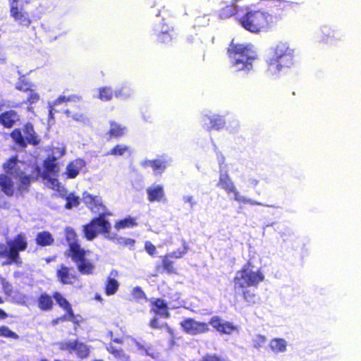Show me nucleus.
Masks as SVG:
<instances>
[{"label": "nucleus", "instance_id": "nucleus-19", "mask_svg": "<svg viewBox=\"0 0 361 361\" xmlns=\"http://www.w3.org/2000/svg\"><path fill=\"white\" fill-rule=\"evenodd\" d=\"M19 121L20 116L16 110L9 109L0 114V125L4 128H12Z\"/></svg>", "mask_w": 361, "mask_h": 361}, {"label": "nucleus", "instance_id": "nucleus-8", "mask_svg": "<svg viewBox=\"0 0 361 361\" xmlns=\"http://www.w3.org/2000/svg\"><path fill=\"white\" fill-rule=\"evenodd\" d=\"M112 215L111 212H104L99 214L97 216L94 217L91 221L83 226V235L87 240H94L98 234L104 235H109L111 230V224L106 216Z\"/></svg>", "mask_w": 361, "mask_h": 361}, {"label": "nucleus", "instance_id": "nucleus-42", "mask_svg": "<svg viewBox=\"0 0 361 361\" xmlns=\"http://www.w3.org/2000/svg\"><path fill=\"white\" fill-rule=\"evenodd\" d=\"M16 89L20 92H27L33 89V85L25 78H20L16 85Z\"/></svg>", "mask_w": 361, "mask_h": 361}, {"label": "nucleus", "instance_id": "nucleus-11", "mask_svg": "<svg viewBox=\"0 0 361 361\" xmlns=\"http://www.w3.org/2000/svg\"><path fill=\"white\" fill-rule=\"evenodd\" d=\"M20 0H8L10 16L19 25L28 27L32 23L27 12L19 4Z\"/></svg>", "mask_w": 361, "mask_h": 361}, {"label": "nucleus", "instance_id": "nucleus-54", "mask_svg": "<svg viewBox=\"0 0 361 361\" xmlns=\"http://www.w3.org/2000/svg\"><path fill=\"white\" fill-rule=\"evenodd\" d=\"M65 113L68 116L72 117L73 119H75L76 121H81V120L84 119V116L82 114H76L72 115L71 111L68 109L66 110Z\"/></svg>", "mask_w": 361, "mask_h": 361}, {"label": "nucleus", "instance_id": "nucleus-29", "mask_svg": "<svg viewBox=\"0 0 361 361\" xmlns=\"http://www.w3.org/2000/svg\"><path fill=\"white\" fill-rule=\"evenodd\" d=\"M132 342L136 346L137 350L142 355L149 356L152 358H157L159 353L151 345H145L137 341L135 338H132Z\"/></svg>", "mask_w": 361, "mask_h": 361}, {"label": "nucleus", "instance_id": "nucleus-34", "mask_svg": "<svg viewBox=\"0 0 361 361\" xmlns=\"http://www.w3.org/2000/svg\"><path fill=\"white\" fill-rule=\"evenodd\" d=\"M52 297L55 300L56 304L63 310L73 309L70 302L59 291H54Z\"/></svg>", "mask_w": 361, "mask_h": 361}, {"label": "nucleus", "instance_id": "nucleus-44", "mask_svg": "<svg viewBox=\"0 0 361 361\" xmlns=\"http://www.w3.org/2000/svg\"><path fill=\"white\" fill-rule=\"evenodd\" d=\"M0 336L13 339H18L19 338L18 335L11 330L8 326H0Z\"/></svg>", "mask_w": 361, "mask_h": 361}, {"label": "nucleus", "instance_id": "nucleus-1", "mask_svg": "<svg viewBox=\"0 0 361 361\" xmlns=\"http://www.w3.org/2000/svg\"><path fill=\"white\" fill-rule=\"evenodd\" d=\"M297 5L295 2L279 0L272 7L271 13L250 10L239 19V23L252 33L267 32L292 15Z\"/></svg>", "mask_w": 361, "mask_h": 361}, {"label": "nucleus", "instance_id": "nucleus-28", "mask_svg": "<svg viewBox=\"0 0 361 361\" xmlns=\"http://www.w3.org/2000/svg\"><path fill=\"white\" fill-rule=\"evenodd\" d=\"M43 166L44 169L43 174H47V176H49V174L56 175L59 171L58 163L56 162V157L54 155H49L44 160Z\"/></svg>", "mask_w": 361, "mask_h": 361}, {"label": "nucleus", "instance_id": "nucleus-32", "mask_svg": "<svg viewBox=\"0 0 361 361\" xmlns=\"http://www.w3.org/2000/svg\"><path fill=\"white\" fill-rule=\"evenodd\" d=\"M235 291L241 292L243 299L249 306L254 305L259 300L257 295L250 288L237 289Z\"/></svg>", "mask_w": 361, "mask_h": 361}, {"label": "nucleus", "instance_id": "nucleus-12", "mask_svg": "<svg viewBox=\"0 0 361 361\" xmlns=\"http://www.w3.org/2000/svg\"><path fill=\"white\" fill-rule=\"evenodd\" d=\"M59 349L70 354L75 353L81 360L87 358L90 355L89 346L77 339L61 343Z\"/></svg>", "mask_w": 361, "mask_h": 361}, {"label": "nucleus", "instance_id": "nucleus-38", "mask_svg": "<svg viewBox=\"0 0 361 361\" xmlns=\"http://www.w3.org/2000/svg\"><path fill=\"white\" fill-rule=\"evenodd\" d=\"M142 166H149L155 172L157 173L163 172L166 167V162L159 159L147 161L145 163H143Z\"/></svg>", "mask_w": 361, "mask_h": 361}, {"label": "nucleus", "instance_id": "nucleus-31", "mask_svg": "<svg viewBox=\"0 0 361 361\" xmlns=\"http://www.w3.org/2000/svg\"><path fill=\"white\" fill-rule=\"evenodd\" d=\"M149 326L154 329H166L171 336L172 340L176 337L174 329H173L166 322L160 323L159 319L156 317H154L150 319Z\"/></svg>", "mask_w": 361, "mask_h": 361}, {"label": "nucleus", "instance_id": "nucleus-56", "mask_svg": "<svg viewBox=\"0 0 361 361\" xmlns=\"http://www.w3.org/2000/svg\"><path fill=\"white\" fill-rule=\"evenodd\" d=\"M184 200L185 202H189L192 206L195 204V202L193 201V197L192 196L185 197Z\"/></svg>", "mask_w": 361, "mask_h": 361}, {"label": "nucleus", "instance_id": "nucleus-55", "mask_svg": "<svg viewBox=\"0 0 361 361\" xmlns=\"http://www.w3.org/2000/svg\"><path fill=\"white\" fill-rule=\"evenodd\" d=\"M247 187L255 188L259 183V180L255 178H250L247 180Z\"/></svg>", "mask_w": 361, "mask_h": 361}, {"label": "nucleus", "instance_id": "nucleus-16", "mask_svg": "<svg viewBox=\"0 0 361 361\" xmlns=\"http://www.w3.org/2000/svg\"><path fill=\"white\" fill-rule=\"evenodd\" d=\"M209 323L221 334L229 335L238 331V327L233 323L224 320L219 316H213Z\"/></svg>", "mask_w": 361, "mask_h": 361}, {"label": "nucleus", "instance_id": "nucleus-36", "mask_svg": "<svg viewBox=\"0 0 361 361\" xmlns=\"http://www.w3.org/2000/svg\"><path fill=\"white\" fill-rule=\"evenodd\" d=\"M119 288V283L114 278L109 277L104 286V293L106 295L115 294Z\"/></svg>", "mask_w": 361, "mask_h": 361}, {"label": "nucleus", "instance_id": "nucleus-23", "mask_svg": "<svg viewBox=\"0 0 361 361\" xmlns=\"http://www.w3.org/2000/svg\"><path fill=\"white\" fill-rule=\"evenodd\" d=\"M155 271L157 274H161L163 271L170 275L177 274L174 262L166 254L161 257V264L155 267Z\"/></svg>", "mask_w": 361, "mask_h": 361}, {"label": "nucleus", "instance_id": "nucleus-21", "mask_svg": "<svg viewBox=\"0 0 361 361\" xmlns=\"http://www.w3.org/2000/svg\"><path fill=\"white\" fill-rule=\"evenodd\" d=\"M147 200L150 202H164L166 200L164 188L162 185H152L147 188Z\"/></svg>", "mask_w": 361, "mask_h": 361}, {"label": "nucleus", "instance_id": "nucleus-46", "mask_svg": "<svg viewBox=\"0 0 361 361\" xmlns=\"http://www.w3.org/2000/svg\"><path fill=\"white\" fill-rule=\"evenodd\" d=\"M225 125L224 119L220 117H214L210 118V130H220Z\"/></svg>", "mask_w": 361, "mask_h": 361}, {"label": "nucleus", "instance_id": "nucleus-35", "mask_svg": "<svg viewBox=\"0 0 361 361\" xmlns=\"http://www.w3.org/2000/svg\"><path fill=\"white\" fill-rule=\"evenodd\" d=\"M137 223L136 222V219L131 216H128L123 219H120L116 221L114 224V228L116 230H121L126 228H133L136 226Z\"/></svg>", "mask_w": 361, "mask_h": 361}, {"label": "nucleus", "instance_id": "nucleus-47", "mask_svg": "<svg viewBox=\"0 0 361 361\" xmlns=\"http://www.w3.org/2000/svg\"><path fill=\"white\" fill-rule=\"evenodd\" d=\"M267 342V338L265 336L261 334H257L255 337L252 339V346L254 348L259 349Z\"/></svg>", "mask_w": 361, "mask_h": 361}, {"label": "nucleus", "instance_id": "nucleus-2", "mask_svg": "<svg viewBox=\"0 0 361 361\" xmlns=\"http://www.w3.org/2000/svg\"><path fill=\"white\" fill-rule=\"evenodd\" d=\"M64 235L68 244V248L64 252L65 256L72 260L81 275L93 274L95 264L94 260L90 257L92 252L82 247L78 235L72 227L68 226L65 228Z\"/></svg>", "mask_w": 361, "mask_h": 361}, {"label": "nucleus", "instance_id": "nucleus-30", "mask_svg": "<svg viewBox=\"0 0 361 361\" xmlns=\"http://www.w3.org/2000/svg\"><path fill=\"white\" fill-rule=\"evenodd\" d=\"M174 35L173 29L161 31L157 35V43L164 46L171 45L176 38Z\"/></svg>", "mask_w": 361, "mask_h": 361}, {"label": "nucleus", "instance_id": "nucleus-27", "mask_svg": "<svg viewBox=\"0 0 361 361\" xmlns=\"http://www.w3.org/2000/svg\"><path fill=\"white\" fill-rule=\"evenodd\" d=\"M35 240L39 247H48L54 244V238L49 231H43L37 233Z\"/></svg>", "mask_w": 361, "mask_h": 361}, {"label": "nucleus", "instance_id": "nucleus-43", "mask_svg": "<svg viewBox=\"0 0 361 361\" xmlns=\"http://www.w3.org/2000/svg\"><path fill=\"white\" fill-rule=\"evenodd\" d=\"M64 311L65 314L59 317L61 323L64 322H71L75 324L79 325V321L76 319L77 316L75 314L73 309H68Z\"/></svg>", "mask_w": 361, "mask_h": 361}, {"label": "nucleus", "instance_id": "nucleus-6", "mask_svg": "<svg viewBox=\"0 0 361 361\" xmlns=\"http://www.w3.org/2000/svg\"><path fill=\"white\" fill-rule=\"evenodd\" d=\"M27 238L24 233L16 235L13 240L7 242V245L3 243L0 244V259H6L2 265L11 264L21 265L20 252L25 251L27 248Z\"/></svg>", "mask_w": 361, "mask_h": 361}, {"label": "nucleus", "instance_id": "nucleus-52", "mask_svg": "<svg viewBox=\"0 0 361 361\" xmlns=\"http://www.w3.org/2000/svg\"><path fill=\"white\" fill-rule=\"evenodd\" d=\"M145 250L147 254L152 257L154 256L157 252V248L150 241H145Z\"/></svg>", "mask_w": 361, "mask_h": 361}, {"label": "nucleus", "instance_id": "nucleus-45", "mask_svg": "<svg viewBox=\"0 0 361 361\" xmlns=\"http://www.w3.org/2000/svg\"><path fill=\"white\" fill-rule=\"evenodd\" d=\"M80 97L76 95H70V96H65V95H61L57 99H56L53 102V106L59 105L64 102H75L76 100H79Z\"/></svg>", "mask_w": 361, "mask_h": 361}, {"label": "nucleus", "instance_id": "nucleus-20", "mask_svg": "<svg viewBox=\"0 0 361 361\" xmlns=\"http://www.w3.org/2000/svg\"><path fill=\"white\" fill-rule=\"evenodd\" d=\"M150 311L164 319H167L170 317L168 305L161 298H156L151 300Z\"/></svg>", "mask_w": 361, "mask_h": 361}, {"label": "nucleus", "instance_id": "nucleus-17", "mask_svg": "<svg viewBox=\"0 0 361 361\" xmlns=\"http://www.w3.org/2000/svg\"><path fill=\"white\" fill-rule=\"evenodd\" d=\"M123 338H111V342L106 346V350L111 354L115 358L121 361H131L130 357L126 354L121 348H117L113 343L123 344Z\"/></svg>", "mask_w": 361, "mask_h": 361}, {"label": "nucleus", "instance_id": "nucleus-13", "mask_svg": "<svg viewBox=\"0 0 361 361\" xmlns=\"http://www.w3.org/2000/svg\"><path fill=\"white\" fill-rule=\"evenodd\" d=\"M180 325L184 332L192 336L205 334L209 331L208 324L196 321L193 318L183 319Z\"/></svg>", "mask_w": 361, "mask_h": 361}, {"label": "nucleus", "instance_id": "nucleus-37", "mask_svg": "<svg viewBox=\"0 0 361 361\" xmlns=\"http://www.w3.org/2000/svg\"><path fill=\"white\" fill-rule=\"evenodd\" d=\"M28 96L25 101L23 103L27 104V110L30 111H32L33 106L32 104H36L40 99L39 94L34 89L31 90V91L27 92Z\"/></svg>", "mask_w": 361, "mask_h": 361}, {"label": "nucleus", "instance_id": "nucleus-49", "mask_svg": "<svg viewBox=\"0 0 361 361\" xmlns=\"http://www.w3.org/2000/svg\"><path fill=\"white\" fill-rule=\"evenodd\" d=\"M322 33H323V40L326 41V42H328L329 41V39L330 37H334L336 39H339L340 37H337V36H335V34H336V31L334 30H331L329 27H324L323 30H322Z\"/></svg>", "mask_w": 361, "mask_h": 361}, {"label": "nucleus", "instance_id": "nucleus-4", "mask_svg": "<svg viewBox=\"0 0 361 361\" xmlns=\"http://www.w3.org/2000/svg\"><path fill=\"white\" fill-rule=\"evenodd\" d=\"M231 65L236 71L249 72L252 70L256 55L251 49L242 44H231L227 49Z\"/></svg>", "mask_w": 361, "mask_h": 361}, {"label": "nucleus", "instance_id": "nucleus-33", "mask_svg": "<svg viewBox=\"0 0 361 361\" xmlns=\"http://www.w3.org/2000/svg\"><path fill=\"white\" fill-rule=\"evenodd\" d=\"M269 347L274 353H283L286 350L287 343L283 338H276L270 341Z\"/></svg>", "mask_w": 361, "mask_h": 361}, {"label": "nucleus", "instance_id": "nucleus-61", "mask_svg": "<svg viewBox=\"0 0 361 361\" xmlns=\"http://www.w3.org/2000/svg\"><path fill=\"white\" fill-rule=\"evenodd\" d=\"M53 111H54V108H53V106H50V109H49V114H50L51 116H52V115H53Z\"/></svg>", "mask_w": 361, "mask_h": 361}, {"label": "nucleus", "instance_id": "nucleus-25", "mask_svg": "<svg viewBox=\"0 0 361 361\" xmlns=\"http://www.w3.org/2000/svg\"><path fill=\"white\" fill-rule=\"evenodd\" d=\"M0 190L8 197H12L15 194L14 183L6 174H0Z\"/></svg>", "mask_w": 361, "mask_h": 361}, {"label": "nucleus", "instance_id": "nucleus-5", "mask_svg": "<svg viewBox=\"0 0 361 361\" xmlns=\"http://www.w3.org/2000/svg\"><path fill=\"white\" fill-rule=\"evenodd\" d=\"M293 50L286 43L279 42L274 49V55L267 62V71L271 75L280 73L293 65Z\"/></svg>", "mask_w": 361, "mask_h": 361}, {"label": "nucleus", "instance_id": "nucleus-57", "mask_svg": "<svg viewBox=\"0 0 361 361\" xmlns=\"http://www.w3.org/2000/svg\"><path fill=\"white\" fill-rule=\"evenodd\" d=\"M8 314L6 313L4 310L0 308V319H5L7 318Z\"/></svg>", "mask_w": 361, "mask_h": 361}, {"label": "nucleus", "instance_id": "nucleus-18", "mask_svg": "<svg viewBox=\"0 0 361 361\" xmlns=\"http://www.w3.org/2000/svg\"><path fill=\"white\" fill-rule=\"evenodd\" d=\"M127 88L123 87L120 90H117L115 92L113 91L111 87H102L99 88V95L98 97L100 100L107 102L111 100L114 95L116 97H127L130 96V93L129 90H126Z\"/></svg>", "mask_w": 361, "mask_h": 361}, {"label": "nucleus", "instance_id": "nucleus-59", "mask_svg": "<svg viewBox=\"0 0 361 361\" xmlns=\"http://www.w3.org/2000/svg\"><path fill=\"white\" fill-rule=\"evenodd\" d=\"M55 259H56V257L52 256V257H49L45 258L44 260L47 263H50L51 262L54 261Z\"/></svg>", "mask_w": 361, "mask_h": 361}, {"label": "nucleus", "instance_id": "nucleus-41", "mask_svg": "<svg viewBox=\"0 0 361 361\" xmlns=\"http://www.w3.org/2000/svg\"><path fill=\"white\" fill-rule=\"evenodd\" d=\"M66 203L65 204V208L67 209H71L73 207H77L80 203V197L75 195L73 192L68 194L66 197Z\"/></svg>", "mask_w": 361, "mask_h": 361}, {"label": "nucleus", "instance_id": "nucleus-26", "mask_svg": "<svg viewBox=\"0 0 361 361\" xmlns=\"http://www.w3.org/2000/svg\"><path fill=\"white\" fill-rule=\"evenodd\" d=\"M126 132V127L122 126L114 121L109 122V129L106 133L107 140L110 141L113 138H119L123 137Z\"/></svg>", "mask_w": 361, "mask_h": 361}, {"label": "nucleus", "instance_id": "nucleus-53", "mask_svg": "<svg viewBox=\"0 0 361 361\" xmlns=\"http://www.w3.org/2000/svg\"><path fill=\"white\" fill-rule=\"evenodd\" d=\"M8 205V201L4 196V192L0 190V208H7Z\"/></svg>", "mask_w": 361, "mask_h": 361}, {"label": "nucleus", "instance_id": "nucleus-58", "mask_svg": "<svg viewBox=\"0 0 361 361\" xmlns=\"http://www.w3.org/2000/svg\"><path fill=\"white\" fill-rule=\"evenodd\" d=\"M51 324H52V325H54V326L59 324L60 323H61V320H60V317H56V318H55V319H52V320H51Z\"/></svg>", "mask_w": 361, "mask_h": 361}, {"label": "nucleus", "instance_id": "nucleus-24", "mask_svg": "<svg viewBox=\"0 0 361 361\" xmlns=\"http://www.w3.org/2000/svg\"><path fill=\"white\" fill-rule=\"evenodd\" d=\"M53 299L52 295L46 292L41 293L36 300L37 307L42 312L51 311L54 306Z\"/></svg>", "mask_w": 361, "mask_h": 361}, {"label": "nucleus", "instance_id": "nucleus-7", "mask_svg": "<svg viewBox=\"0 0 361 361\" xmlns=\"http://www.w3.org/2000/svg\"><path fill=\"white\" fill-rule=\"evenodd\" d=\"M253 264L248 260L242 268L238 271L236 276L233 278V288L242 289L243 288H257L259 283L264 281V276L261 269L253 271Z\"/></svg>", "mask_w": 361, "mask_h": 361}, {"label": "nucleus", "instance_id": "nucleus-51", "mask_svg": "<svg viewBox=\"0 0 361 361\" xmlns=\"http://www.w3.org/2000/svg\"><path fill=\"white\" fill-rule=\"evenodd\" d=\"M43 179H46L49 181V183L51 184L52 189L59 190L60 188V183L59 180L56 178H50L49 176H47V174H41Z\"/></svg>", "mask_w": 361, "mask_h": 361}, {"label": "nucleus", "instance_id": "nucleus-10", "mask_svg": "<svg viewBox=\"0 0 361 361\" xmlns=\"http://www.w3.org/2000/svg\"><path fill=\"white\" fill-rule=\"evenodd\" d=\"M217 186L224 190L228 194L233 193L234 195V200L237 202H243L244 204H250L252 205L260 204L259 203H257L255 201L246 198L243 195H240L235 184L226 171L220 173Z\"/></svg>", "mask_w": 361, "mask_h": 361}, {"label": "nucleus", "instance_id": "nucleus-60", "mask_svg": "<svg viewBox=\"0 0 361 361\" xmlns=\"http://www.w3.org/2000/svg\"><path fill=\"white\" fill-rule=\"evenodd\" d=\"M94 299L97 300H99L100 302H102L103 300L102 298L101 297L100 295L99 294H96L95 296H94Z\"/></svg>", "mask_w": 361, "mask_h": 361}, {"label": "nucleus", "instance_id": "nucleus-63", "mask_svg": "<svg viewBox=\"0 0 361 361\" xmlns=\"http://www.w3.org/2000/svg\"><path fill=\"white\" fill-rule=\"evenodd\" d=\"M4 302V300L3 299L1 298V297L0 296V304H2Z\"/></svg>", "mask_w": 361, "mask_h": 361}, {"label": "nucleus", "instance_id": "nucleus-22", "mask_svg": "<svg viewBox=\"0 0 361 361\" xmlns=\"http://www.w3.org/2000/svg\"><path fill=\"white\" fill-rule=\"evenodd\" d=\"M85 161L82 159H75L69 162L66 169V175L68 178H76L80 171L85 167Z\"/></svg>", "mask_w": 361, "mask_h": 361}, {"label": "nucleus", "instance_id": "nucleus-62", "mask_svg": "<svg viewBox=\"0 0 361 361\" xmlns=\"http://www.w3.org/2000/svg\"><path fill=\"white\" fill-rule=\"evenodd\" d=\"M39 361H48L47 359L45 358H42V359H40ZM54 361H62V360H54Z\"/></svg>", "mask_w": 361, "mask_h": 361}, {"label": "nucleus", "instance_id": "nucleus-64", "mask_svg": "<svg viewBox=\"0 0 361 361\" xmlns=\"http://www.w3.org/2000/svg\"><path fill=\"white\" fill-rule=\"evenodd\" d=\"M94 361H104L102 360H94Z\"/></svg>", "mask_w": 361, "mask_h": 361}, {"label": "nucleus", "instance_id": "nucleus-9", "mask_svg": "<svg viewBox=\"0 0 361 361\" xmlns=\"http://www.w3.org/2000/svg\"><path fill=\"white\" fill-rule=\"evenodd\" d=\"M13 142L20 148H25L28 145L33 146L40 143V138L35 132L31 122H26L21 128H16L10 133Z\"/></svg>", "mask_w": 361, "mask_h": 361}, {"label": "nucleus", "instance_id": "nucleus-3", "mask_svg": "<svg viewBox=\"0 0 361 361\" xmlns=\"http://www.w3.org/2000/svg\"><path fill=\"white\" fill-rule=\"evenodd\" d=\"M18 164L19 160L17 156H13L4 163L2 167L4 174L18 180L17 191L23 195L24 192L29 190L31 183L38 180L42 171L40 166L35 164L32 166L31 173L26 174L21 170Z\"/></svg>", "mask_w": 361, "mask_h": 361}, {"label": "nucleus", "instance_id": "nucleus-48", "mask_svg": "<svg viewBox=\"0 0 361 361\" xmlns=\"http://www.w3.org/2000/svg\"><path fill=\"white\" fill-rule=\"evenodd\" d=\"M188 251V246L187 245H183L182 250H176L171 253H167L171 258L173 257L176 259L182 258Z\"/></svg>", "mask_w": 361, "mask_h": 361}, {"label": "nucleus", "instance_id": "nucleus-40", "mask_svg": "<svg viewBox=\"0 0 361 361\" xmlns=\"http://www.w3.org/2000/svg\"><path fill=\"white\" fill-rule=\"evenodd\" d=\"M127 152H129V147L128 146L125 145L117 144L109 152H106L104 155L122 156Z\"/></svg>", "mask_w": 361, "mask_h": 361}, {"label": "nucleus", "instance_id": "nucleus-14", "mask_svg": "<svg viewBox=\"0 0 361 361\" xmlns=\"http://www.w3.org/2000/svg\"><path fill=\"white\" fill-rule=\"evenodd\" d=\"M56 276L57 280L62 285H74L79 281V277L71 267L61 264L56 271Z\"/></svg>", "mask_w": 361, "mask_h": 361}, {"label": "nucleus", "instance_id": "nucleus-50", "mask_svg": "<svg viewBox=\"0 0 361 361\" xmlns=\"http://www.w3.org/2000/svg\"><path fill=\"white\" fill-rule=\"evenodd\" d=\"M132 295L135 300H142L146 299V294L143 291V290L139 287H135L132 290Z\"/></svg>", "mask_w": 361, "mask_h": 361}, {"label": "nucleus", "instance_id": "nucleus-39", "mask_svg": "<svg viewBox=\"0 0 361 361\" xmlns=\"http://www.w3.org/2000/svg\"><path fill=\"white\" fill-rule=\"evenodd\" d=\"M237 13V6L231 4L224 6L220 11L219 16L221 18H228L235 16Z\"/></svg>", "mask_w": 361, "mask_h": 361}, {"label": "nucleus", "instance_id": "nucleus-15", "mask_svg": "<svg viewBox=\"0 0 361 361\" xmlns=\"http://www.w3.org/2000/svg\"><path fill=\"white\" fill-rule=\"evenodd\" d=\"M82 199L85 204L93 212L104 214V212H111L102 203V197L97 195H92L87 192H83Z\"/></svg>", "mask_w": 361, "mask_h": 361}]
</instances>
